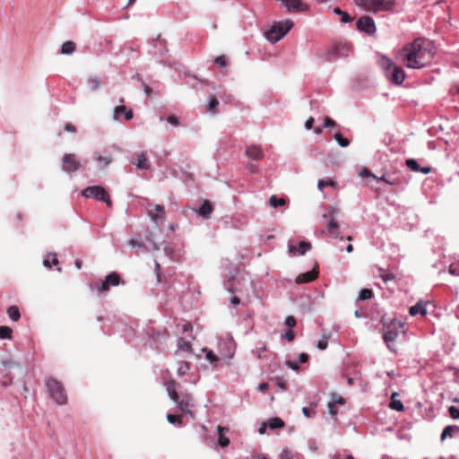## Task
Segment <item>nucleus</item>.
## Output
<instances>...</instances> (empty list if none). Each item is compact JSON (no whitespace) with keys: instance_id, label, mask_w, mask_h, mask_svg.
Returning <instances> with one entry per match:
<instances>
[{"instance_id":"nucleus-1","label":"nucleus","mask_w":459,"mask_h":459,"mask_svg":"<svg viewBox=\"0 0 459 459\" xmlns=\"http://www.w3.org/2000/svg\"><path fill=\"white\" fill-rule=\"evenodd\" d=\"M433 56L431 42L417 39L411 44L405 46L401 57L408 68L420 69L427 65Z\"/></svg>"},{"instance_id":"nucleus-2","label":"nucleus","mask_w":459,"mask_h":459,"mask_svg":"<svg viewBox=\"0 0 459 459\" xmlns=\"http://www.w3.org/2000/svg\"><path fill=\"white\" fill-rule=\"evenodd\" d=\"M165 387L170 399L175 402L178 408L186 414L194 417V402L192 394L189 393L178 394L177 392V383L175 380H169L165 383Z\"/></svg>"},{"instance_id":"nucleus-3","label":"nucleus","mask_w":459,"mask_h":459,"mask_svg":"<svg viewBox=\"0 0 459 459\" xmlns=\"http://www.w3.org/2000/svg\"><path fill=\"white\" fill-rule=\"evenodd\" d=\"M353 3L366 12L376 13L391 11L395 0H353Z\"/></svg>"},{"instance_id":"nucleus-4","label":"nucleus","mask_w":459,"mask_h":459,"mask_svg":"<svg viewBox=\"0 0 459 459\" xmlns=\"http://www.w3.org/2000/svg\"><path fill=\"white\" fill-rule=\"evenodd\" d=\"M50 397L58 404L63 405L67 402V395L63 384L53 377H49L45 382Z\"/></svg>"},{"instance_id":"nucleus-5","label":"nucleus","mask_w":459,"mask_h":459,"mask_svg":"<svg viewBox=\"0 0 459 459\" xmlns=\"http://www.w3.org/2000/svg\"><path fill=\"white\" fill-rule=\"evenodd\" d=\"M405 334L404 325L398 320H394L387 326L386 330H385L383 338L388 348L396 352V349L394 346V342L398 339L399 335Z\"/></svg>"},{"instance_id":"nucleus-6","label":"nucleus","mask_w":459,"mask_h":459,"mask_svg":"<svg viewBox=\"0 0 459 459\" xmlns=\"http://www.w3.org/2000/svg\"><path fill=\"white\" fill-rule=\"evenodd\" d=\"M292 27L293 22L289 19L275 22L272 25L271 29L265 32V37L270 42L275 43L282 39Z\"/></svg>"},{"instance_id":"nucleus-7","label":"nucleus","mask_w":459,"mask_h":459,"mask_svg":"<svg viewBox=\"0 0 459 459\" xmlns=\"http://www.w3.org/2000/svg\"><path fill=\"white\" fill-rule=\"evenodd\" d=\"M119 284H125V281L121 279L117 273L111 272L106 276L104 281L95 282L92 289L99 293H102L108 291L110 287H116Z\"/></svg>"},{"instance_id":"nucleus-8","label":"nucleus","mask_w":459,"mask_h":459,"mask_svg":"<svg viewBox=\"0 0 459 459\" xmlns=\"http://www.w3.org/2000/svg\"><path fill=\"white\" fill-rule=\"evenodd\" d=\"M82 195L87 198H95L99 201H103L108 207L112 206V202L108 192L100 186H93L86 187Z\"/></svg>"},{"instance_id":"nucleus-9","label":"nucleus","mask_w":459,"mask_h":459,"mask_svg":"<svg viewBox=\"0 0 459 459\" xmlns=\"http://www.w3.org/2000/svg\"><path fill=\"white\" fill-rule=\"evenodd\" d=\"M351 50V44L336 43L326 53V59L332 61L337 57H347Z\"/></svg>"},{"instance_id":"nucleus-10","label":"nucleus","mask_w":459,"mask_h":459,"mask_svg":"<svg viewBox=\"0 0 459 459\" xmlns=\"http://www.w3.org/2000/svg\"><path fill=\"white\" fill-rule=\"evenodd\" d=\"M357 29L369 36L376 34L377 27L374 20L368 15L360 17L356 22Z\"/></svg>"},{"instance_id":"nucleus-11","label":"nucleus","mask_w":459,"mask_h":459,"mask_svg":"<svg viewBox=\"0 0 459 459\" xmlns=\"http://www.w3.org/2000/svg\"><path fill=\"white\" fill-rule=\"evenodd\" d=\"M62 169L67 173L75 172L80 169L82 164L74 153H66L63 157Z\"/></svg>"},{"instance_id":"nucleus-12","label":"nucleus","mask_w":459,"mask_h":459,"mask_svg":"<svg viewBox=\"0 0 459 459\" xmlns=\"http://www.w3.org/2000/svg\"><path fill=\"white\" fill-rule=\"evenodd\" d=\"M147 211L149 216L153 221L159 222L163 221L165 220V209L162 205H149Z\"/></svg>"},{"instance_id":"nucleus-13","label":"nucleus","mask_w":459,"mask_h":459,"mask_svg":"<svg viewBox=\"0 0 459 459\" xmlns=\"http://www.w3.org/2000/svg\"><path fill=\"white\" fill-rule=\"evenodd\" d=\"M318 276V265L316 264L311 271L300 273L296 278V283L302 284L313 281Z\"/></svg>"},{"instance_id":"nucleus-14","label":"nucleus","mask_w":459,"mask_h":459,"mask_svg":"<svg viewBox=\"0 0 459 459\" xmlns=\"http://www.w3.org/2000/svg\"><path fill=\"white\" fill-rule=\"evenodd\" d=\"M246 155L254 160H260L264 158V152L261 146L252 144L246 149Z\"/></svg>"},{"instance_id":"nucleus-15","label":"nucleus","mask_w":459,"mask_h":459,"mask_svg":"<svg viewBox=\"0 0 459 459\" xmlns=\"http://www.w3.org/2000/svg\"><path fill=\"white\" fill-rule=\"evenodd\" d=\"M387 75L390 81L395 84H401L405 79L404 71L398 66H394L392 71L389 72Z\"/></svg>"},{"instance_id":"nucleus-16","label":"nucleus","mask_w":459,"mask_h":459,"mask_svg":"<svg viewBox=\"0 0 459 459\" xmlns=\"http://www.w3.org/2000/svg\"><path fill=\"white\" fill-rule=\"evenodd\" d=\"M311 247H312V246L309 242L301 241L299 245V247H297L294 245L290 244L289 245V252L292 255H295L297 252L299 253V255H303L306 254V252L310 250Z\"/></svg>"},{"instance_id":"nucleus-17","label":"nucleus","mask_w":459,"mask_h":459,"mask_svg":"<svg viewBox=\"0 0 459 459\" xmlns=\"http://www.w3.org/2000/svg\"><path fill=\"white\" fill-rule=\"evenodd\" d=\"M132 163L136 166L139 169H149L150 163L143 152L138 153L134 157Z\"/></svg>"},{"instance_id":"nucleus-18","label":"nucleus","mask_w":459,"mask_h":459,"mask_svg":"<svg viewBox=\"0 0 459 459\" xmlns=\"http://www.w3.org/2000/svg\"><path fill=\"white\" fill-rule=\"evenodd\" d=\"M335 212H336V209L332 207L331 210H330V214H329L332 218H331V220L327 223V230H328L329 233L332 236L338 237V235H339V232H338L339 225H338L336 220L333 217V214Z\"/></svg>"},{"instance_id":"nucleus-19","label":"nucleus","mask_w":459,"mask_h":459,"mask_svg":"<svg viewBox=\"0 0 459 459\" xmlns=\"http://www.w3.org/2000/svg\"><path fill=\"white\" fill-rule=\"evenodd\" d=\"M218 443L221 446L226 447L230 445V438L226 437V433L229 431L228 428L218 426Z\"/></svg>"},{"instance_id":"nucleus-20","label":"nucleus","mask_w":459,"mask_h":459,"mask_svg":"<svg viewBox=\"0 0 459 459\" xmlns=\"http://www.w3.org/2000/svg\"><path fill=\"white\" fill-rule=\"evenodd\" d=\"M426 305H427V303H425L424 301H421V300L419 301L416 305L410 307V310H409L410 315L412 316H417L418 314H420L423 316H426L427 315Z\"/></svg>"},{"instance_id":"nucleus-21","label":"nucleus","mask_w":459,"mask_h":459,"mask_svg":"<svg viewBox=\"0 0 459 459\" xmlns=\"http://www.w3.org/2000/svg\"><path fill=\"white\" fill-rule=\"evenodd\" d=\"M94 160L98 163L100 169H104L112 162V157L110 155L96 153L94 155Z\"/></svg>"},{"instance_id":"nucleus-22","label":"nucleus","mask_w":459,"mask_h":459,"mask_svg":"<svg viewBox=\"0 0 459 459\" xmlns=\"http://www.w3.org/2000/svg\"><path fill=\"white\" fill-rule=\"evenodd\" d=\"M213 211V207L209 201H204L203 204L198 209L197 212L200 216L207 219L211 216Z\"/></svg>"},{"instance_id":"nucleus-23","label":"nucleus","mask_w":459,"mask_h":459,"mask_svg":"<svg viewBox=\"0 0 459 459\" xmlns=\"http://www.w3.org/2000/svg\"><path fill=\"white\" fill-rule=\"evenodd\" d=\"M459 432V427L455 425L446 426L441 434V440L444 441L447 437H453L455 432Z\"/></svg>"},{"instance_id":"nucleus-24","label":"nucleus","mask_w":459,"mask_h":459,"mask_svg":"<svg viewBox=\"0 0 459 459\" xmlns=\"http://www.w3.org/2000/svg\"><path fill=\"white\" fill-rule=\"evenodd\" d=\"M397 393H394L392 394V400L389 404V407L393 410H395L397 411H403L404 410V406L403 403L400 400H397L395 397L397 396Z\"/></svg>"},{"instance_id":"nucleus-25","label":"nucleus","mask_w":459,"mask_h":459,"mask_svg":"<svg viewBox=\"0 0 459 459\" xmlns=\"http://www.w3.org/2000/svg\"><path fill=\"white\" fill-rule=\"evenodd\" d=\"M178 348L186 352L192 351V344L189 341L185 340L182 337L178 339Z\"/></svg>"},{"instance_id":"nucleus-26","label":"nucleus","mask_w":459,"mask_h":459,"mask_svg":"<svg viewBox=\"0 0 459 459\" xmlns=\"http://www.w3.org/2000/svg\"><path fill=\"white\" fill-rule=\"evenodd\" d=\"M378 275L385 282L393 281L395 278V276L393 273H391L384 268H381V267L378 268Z\"/></svg>"},{"instance_id":"nucleus-27","label":"nucleus","mask_w":459,"mask_h":459,"mask_svg":"<svg viewBox=\"0 0 459 459\" xmlns=\"http://www.w3.org/2000/svg\"><path fill=\"white\" fill-rule=\"evenodd\" d=\"M59 261L56 254H49L48 255L47 258L43 261V265L51 268L52 265L58 264Z\"/></svg>"},{"instance_id":"nucleus-28","label":"nucleus","mask_w":459,"mask_h":459,"mask_svg":"<svg viewBox=\"0 0 459 459\" xmlns=\"http://www.w3.org/2000/svg\"><path fill=\"white\" fill-rule=\"evenodd\" d=\"M7 314L13 321H18L21 318L20 310L17 306H10L7 308Z\"/></svg>"},{"instance_id":"nucleus-29","label":"nucleus","mask_w":459,"mask_h":459,"mask_svg":"<svg viewBox=\"0 0 459 459\" xmlns=\"http://www.w3.org/2000/svg\"><path fill=\"white\" fill-rule=\"evenodd\" d=\"M76 48L75 44L73 41H65L63 43L61 47V53L65 55H69L74 52Z\"/></svg>"},{"instance_id":"nucleus-30","label":"nucleus","mask_w":459,"mask_h":459,"mask_svg":"<svg viewBox=\"0 0 459 459\" xmlns=\"http://www.w3.org/2000/svg\"><path fill=\"white\" fill-rule=\"evenodd\" d=\"M218 106H219V101H218L217 98L215 96H212L210 99V101L207 105V111L212 114H215L218 112V110H217Z\"/></svg>"},{"instance_id":"nucleus-31","label":"nucleus","mask_w":459,"mask_h":459,"mask_svg":"<svg viewBox=\"0 0 459 459\" xmlns=\"http://www.w3.org/2000/svg\"><path fill=\"white\" fill-rule=\"evenodd\" d=\"M13 330L11 327L6 325L0 326V339H12Z\"/></svg>"},{"instance_id":"nucleus-32","label":"nucleus","mask_w":459,"mask_h":459,"mask_svg":"<svg viewBox=\"0 0 459 459\" xmlns=\"http://www.w3.org/2000/svg\"><path fill=\"white\" fill-rule=\"evenodd\" d=\"M267 348L264 343H261V346L256 347L252 351V353L258 359H261L265 357L264 353L266 352Z\"/></svg>"},{"instance_id":"nucleus-33","label":"nucleus","mask_w":459,"mask_h":459,"mask_svg":"<svg viewBox=\"0 0 459 459\" xmlns=\"http://www.w3.org/2000/svg\"><path fill=\"white\" fill-rule=\"evenodd\" d=\"M269 204L272 207L283 206L286 204V199L278 198L276 195H272L269 199Z\"/></svg>"},{"instance_id":"nucleus-34","label":"nucleus","mask_w":459,"mask_h":459,"mask_svg":"<svg viewBox=\"0 0 459 459\" xmlns=\"http://www.w3.org/2000/svg\"><path fill=\"white\" fill-rule=\"evenodd\" d=\"M268 426L270 427V429H281L284 426V421L280 419V418H273L269 420L268 422Z\"/></svg>"},{"instance_id":"nucleus-35","label":"nucleus","mask_w":459,"mask_h":459,"mask_svg":"<svg viewBox=\"0 0 459 459\" xmlns=\"http://www.w3.org/2000/svg\"><path fill=\"white\" fill-rule=\"evenodd\" d=\"M373 296H374V293H373L372 290H370V289H362L359 291V299L360 300H368V299H370Z\"/></svg>"},{"instance_id":"nucleus-36","label":"nucleus","mask_w":459,"mask_h":459,"mask_svg":"<svg viewBox=\"0 0 459 459\" xmlns=\"http://www.w3.org/2000/svg\"><path fill=\"white\" fill-rule=\"evenodd\" d=\"M167 420L171 424L182 425L183 417L182 415L168 414Z\"/></svg>"},{"instance_id":"nucleus-37","label":"nucleus","mask_w":459,"mask_h":459,"mask_svg":"<svg viewBox=\"0 0 459 459\" xmlns=\"http://www.w3.org/2000/svg\"><path fill=\"white\" fill-rule=\"evenodd\" d=\"M333 138L342 147H347L350 144V141L347 138H344L340 133H336Z\"/></svg>"},{"instance_id":"nucleus-38","label":"nucleus","mask_w":459,"mask_h":459,"mask_svg":"<svg viewBox=\"0 0 459 459\" xmlns=\"http://www.w3.org/2000/svg\"><path fill=\"white\" fill-rule=\"evenodd\" d=\"M377 180L378 181H383L388 185H391V186H395V185H398L400 184V180L398 178H390V177H387V176H382L381 178H377Z\"/></svg>"},{"instance_id":"nucleus-39","label":"nucleus","mask_w":459,"mask_h":459,"mask_svg":"<svg viewBox=\"0 0 459 459\" xmlns=\"http://www.w3.org/2000/svg\"><path fill=\"white\" fill-rule=\"evenodd\" d=\"M126 111V107L124 105H119V106L116 107L114 108V114H113L114 119H116V120L120 119V117L122 115H125Z\"/></svg>"},{"instance_id":"nucleus-40","label":"nucleus","mask_w":459,"mask_h":459,"mask_svg":"<svg viewBox=\"0 0 459 459\" xmlns=\"http://www.w3.org/2000/svg\"><path fill=\"white\" fill-rule=\"evenodd\" d=\"M405 164L406 166L412 171H415V172H418L420 171V165L419 163L417 162V160H413V159H408L406 160L405 161Z\"/></svg>"},{"instance_id":"nucleus-41","label":"nucleus","mask_w":459,"mask_h":459,"mask_svg":"<svg viewBox=\"0 0 459 459\" xmlns=\"http://www.w3.org/2000/svg\"><path fill=\"white\" fill-rule=\"evenodd\" d=\"M214 63L220 67H226L228 65V59L226 56L221 55L214 59Z\"/></svg>"},{"instance_id":"nucleus-42","label":"nucleus","mask_w":459,"mask_h":459,"mask_svg":"<svg viewBox=\"0 0 459 459\" xmlns=\"http://www.w3.org/2000/svg\"><path fill=\"white\" fill-rule=\"evenodd\" d=\"M328 340H329V335L324 334L323 338L317 342L316 347L319 350H325L328 346Z\"/></svg>"},{"instance_id":"nucleus-43","label":"nucleus","mask_w":459,"mask_h":459,"mask_svg":"<svg viewBox=\"0 0 459 459\" xmlns=\"http://www.w3.org/2000/svg\"><path fill=\"white\" fill-rule=\"evenodd\" d=\"M448 272L451 275L458 276L459 275V261L456 263H453L450 264Z\"/></svg>"},{"instance_id":"nucleus-44","label":"nucleus","mask_w":459,"mask_h":459,"mask_svg":"<svg viewBox=\"0 0 459 459\" xmlns=\"http://www.w3.org/2000/svg\"><path fill=\"white\" fill-rule=\"evenodd\" d=\"M189 370V365L187 362H181L178 368V375L184 376Z\"/></svg>"},{"instance_id":"nucleus-45","label":"nucleus","mask_w":459,"mask_h":459,"mask_svg":"<svg viewBox=\"0 0 459 459\" xmlns=\"http://www.w3.org/2000/svg\"><path fill=\"white\" fill-rule=\"evenodd\" d=\"M335 182L333 180H319L317 186L320 190H323L325 186H334Z\"/></svg>"},{"instance_id":"nucleus-46","label":"nucleus","mask_w":459,"mask_h":459,"mask_svg":"<svg viewBox=\"0 0 459 459\" xmlns=\"http://www.w3.org/2000/svg\"><path fill=\"white\" fill-rule=\"evenodd\" d=\"M448 412L452 419H455V420L459 419V409H457L456 407L450 406L448 408Z\"/></svg>"},{"instance_id":"nucleus-47","label":"nucleus","mask_w":459,"mask_h":459,"mask_svg":"<svg viewBox=\"0 0 459 459\" xmlns=\"http://www.w3.org/2000/svg\"><path fill=\"white\" fill-rule=\"evenodd\" d=\"M297 322H296V319L294 316H289L286 317L285 319V325L290 328L291 329L292 327H294L296 325Z\"/></svg>"},{"instance_id":"nucleus-48","label":"nucleus","mask_w":459,"mask_h":459,"mask_svg":"<svg viewBox=\"0 0 459 459\" xmlns=\"http://www.w3.org/2000/svg\"><path fill=\"white\" fill-rule=\"evenodd\" d=\"M100 86V81L98 78H92L90 81V87L92 91H96Z\"/></svg>"},{"instance_id":"nucleus-49","label":"nucleus","mask_w":459,"mask_h":459,"mask_svg":"<svg viewBox=\"0 0 459 459\" xmlns=\"http://www.w3.org/2000/svg\"><path fill=\"white\" fill-rule=\"evenodd\" d=\"M383 66L386 71L391 72L393 67L395 66L394 64L390 59H385L383 61Z\"/></svg>"},{"instance_id":"nucleus-50","label":"nucleus","mask_w":459,"mask_h":459,"mask_svg":"<svg viewBox=\"0 0 459 459\" xmlns=\"http://www.w3.org/2000/svg\"><path fill=\"white\" fill-rule=\"evenodd\" d=\"M324 126H325V127H333V126H336V123H335V121H334V120H333L331 117H325V119H324Z\"/></svg>"},{"instance_id":"nucleus-51","label":"nucleus","mask_w":459,"mask_h":459,"mask_svg":"<svg viewBox=\"0 0 459 459\" xmlns=\"http://www.w3.org/2000/svg\"><path fill=\"white\" fill-rule=\"evenodd\" d=\"M288 342H292L295 339V333L291 329H289L283 336Z\"/></svg>"},{"instance_id":"nucleus-52","label":"nucleus","mask_w":459,"mask_h":459,"mask_svg":"<svg viewBox=\"0 0 459 459\" xmlns=\"http://www.w3.org/2000/svg\"><path fill=\"white\" fill-rule=\"evenodd\" d=\"M167 121H168L169 124H171V125H173V126H178V125H179L178 118L176 116H174V115H170V116H169V117H167Z\"/></svg>"},{"instance_id":"nucleus-53","label":"nucleus","mask_w":459,"mask_h":459,"mask_svg":"<svg viewBox=\"0 0 459 459\" xmlns=\"http://www.w3.org/2000/svg\"><path fill=\"white\" fill-rule=\"evenodd\" d=\"M280 459H293V456L290 451L284 449L280 455Z\"/></svg>"},{"instance_id":"nucleus-54","label":"nucleus","mask_w":459,"mask_h":459,"mask_svg":"<svg viewBox=\"0 0 459 459\" xmlns=\"http://www.w3.org/2000/svg\"><path fill=\"white\" fill-rule=\"evenodd\" d=\"M286 365L293 370H298L299 368V365L297 361L287 360Z\"/></svg>"},{"instance_id":"nucleus-55","label":"nucleus","mask_w":459,"mask_h":459,"mask_svg":"<svg viewBox=\"0 0 459 459\" xmlns=\"http://www.w3.org/2000/svg\"><path fill=\"white\" fill-rule=\"evenodd\" d=\"M328 409H329V413L331 415L334 416L337 414V408H336L335 403H333V402L329 403Z\"/></svg>"},{"instance_id":"nucleus-56","label":"nucleus","mask_w":459,"mask_h":459,"mask_svg":"<svg viewBox=\"0 0 459 459\" xmlns=\"http://www.w3.org/2000/svg\"><path fill=\"white\" fill-rule=\"evenodd\" d=\"M247 170H248L249 172H251L252 174H256V173H258V172H259V169H258V167H257L256 165H255V164H252V163L248 164V165L247 166Z\"/></svg>"},{"instance_id":"nucleus-57","label":"nucleus","mask_w":459,"mask_h":459,"mask_svg":"<svg viewBox=\"0 0 459 459\" xmlns=\"http://www.w3.org/2000/svg\"><path fill=\"white\" fill-rule=\"evenodd\" d=\"M181 329H182V332H184V333L192 332L193 325L190 322H187L181 325Z\"/></svg>"},{"instance_id":"nucleus-58","label":"nucleus","mask_w":459,"mask_h":459,"mask_svg":"<svg viewBox=\"0 0 459 459\" xmlns=\"http://www.w3.org/2000/svg\"><path fill=\"white\" fill-rule=\"evenodd\" d=\"M360 176H361L362 178H365V177H372V178H374L375 179H377V176H375L374 174H372V173L370 172V170H368V169H362V171L360 172Z\"/></svg>"},{"instance_id":"nucleus-59","label":"nucleus","mask_w":459,"mask_h":459,"mask_svg":"<svg viewBox=\"0 0 459 459\" xmlns=\"http://www.w3.org/2000/svg\"><path fill=\"white\" fill-rule=\"evenodd\" d=\"M206 359L211 362L218 361V357L212 351H209L206 353Z\"/></svg>"},{"instance_id":"nucleus-60","label":"nucleus","mask_w":459,"mask_h":459,"mask_svg":"<svg viewBox=\"0 0 459 459\" xmlns=\"http://www.w3.org/2000/svg\"><path fill=\"white\" fill-rule=\"evenodd\" d=\"M65 130L69 133H75L76 127L74 125H72L71 123H66L65 125Z\"/></svg>"},{"instance_id":"nucleus-61","label":"nucleus","mask_w":459,"mask_h":459,"mask_svg":"<svg viewBox=\"0 0 459 459\" xmlns=\"http://www.w3.org/2000/svg\"><path fill=\"white\" fill-rule=\"evenodd\" d=\"M352 21V18L350 17V15L346 13V12H343L342 14V22H350Z\"/></svg>"},{"instance_id":"nucleus-62","label":"nucleus","mask_w":459,"mask_h":459,"mask_svg":"<svg viewBox=\"0 0 459 459\" xmlns=\"http://www.w3.org/2000/svg\"><path fill=\"white\" fill-rule=\"evenodd\" d=\"M313 125H314V118L313 117H309L307 121H306V124H305V126L307 130H310L313 128Z\"/></svg>"},{"instance_id":"nucleus-63","label":"nucleus","mask_w":459,"mask_h":459,"mask_svg":"<svg viewBox=\"0 0 459 459\" xmlns=\"http://www.w3.org/2000/svg\"><path fill=\"white\" fill-rule=\"evenodd\" d=\"M269 388V385L268 383H261L259 385H258V390L264 393L268 390Z\"/></svg>"},{"instance_id":"nucleus-64","label":"nucleus","mask_w":459,"mask_h":459,"mask_svg":"<svg viewBox=\"0 0 459 459\" xmlns=\"http://www.w3.org/2000/svg\"><path fill=\"white\" fill-rule=\"evenodd\" d=\"M308 360V355L307 353L299 354V361L301 363H306Z\"/></svg>"}]
</instances>
